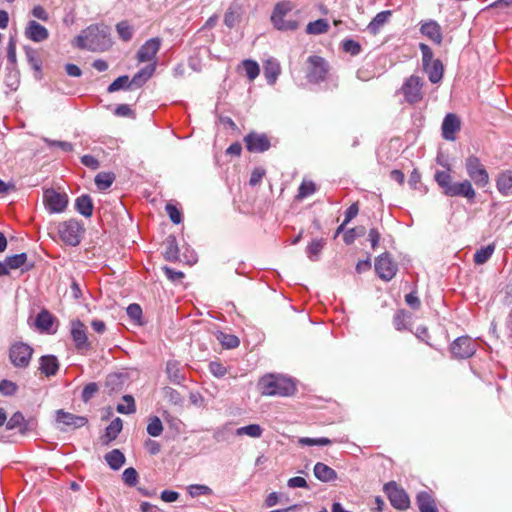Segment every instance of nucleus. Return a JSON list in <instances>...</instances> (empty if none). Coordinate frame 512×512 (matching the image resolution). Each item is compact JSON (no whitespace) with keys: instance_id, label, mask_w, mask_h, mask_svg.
Listing matches in <instances>:
<instances>
[{"instance_id":"nucleus-1","label":"nucleus","mask_w":512,"mask_h":512,"mask_svg":"<svg viewBox=\"0 0 512 512\" xmlns=\"http://www.w3.org/2000/svg\"><path fill=\"white\" fill-rule=\"evenodd\" d=\"M73 46L92 51L106 50L111 46L109 28L105 25H90L75 37Z\"/></svg>"},{"instance_id":"nucleus-2","label":"nucleus","mask_w":512,"mask_h":512,"mask_svg":"<svg viewBox=\"0 0 512 512\" xmlns=\"http://www.w3.org/2000/svg\"><path fill=\"white\" fill-rule=\"evenodd\" d=\"M258 389L265 396H290L295 391V385L289 378L268 374L260 378Z\"/></svg>"},{"instance_id":"nucleus-3","label":"nucleus","mask_w":512,"mask_h":512,"mask_svg":"<svg viewBox=\"0 0 512 512\" xmlns=\"http://www.w3.org/2000/svg\"><path fill=\"white\" fill-rule=\"evenodd\" d=\"M85 233V227L83 223L76 219H69L60 222L58 225V234L60 239L69 246H78Z\"/></svg>"},{"instance_id":"nucleus-4","label":"nucleus","mask_w":512,"mask_h":512,"mask_svg":"<svg viewBox=\"0 0 512 512\" xmlns=\"http://www.w3.org/2000/svg\"><path fill=\"white\" fill-rule=\"evenodd\" d=\"M69 199L66 193L58 192L53 188L43 192V204L50 214L62 213L67 208Z\"/></svg>"},{"instance_id":"nucleus-5","label":"nucleus","mask_w":512,"mask_h":512,"mask_svg":"<svg viewBox=\"0 0 512 512\" xmlns=\"http://www.w3.org/2000/svg\"><path fill=\"white\" fill-rule=\"evenodd\" d=\"M465 168L468 176L478 187H485L489 184V174L479 158L471 155L465 161Z\"/></svg>"},{"instance_id":"nucleus-6","label":"nucleus","mask_w":512,"mask_h":512,"mask_svg":"<svg viewBox=\"0 0 512 512\" xmlns=\"http://www.w3.org/2000/svg\"><path fill=\"white\" fill-rule=\"evenodd\" d=\"M309 64L307 79L310 83L318 84L326 80L330 67L328 62L320 56H310L307 60Z\"/></svg>"},{"instance_id":"nucleus-7","label":"nucleus","mask_w":512,"mask_h":512,"mask_svg":"<svg viewBox=\"0 0 512 512\" xmlns=\"http://www.w3.org/2000/svg\"><path fill=\"white\" fill-rule=\"evenodd\" d=\"M423 79L416 75H411L407 78L402 87L401 91L404 95L405 100L410 104H416L423 99Z\"/></svg>"},{"instance_id":"nucleus-8","label":"nucleus","mask_w":512,"mask_h":512,"mask_svg":"<svg viewBox=\"0 0 512 512\" xmlns=\"http://www.w3.org/2000/svg\"><path fill=\"white\" fill-rule=\"evenodd\" d=\"M386 494L391 505L398 510H406L410 506V499L403 488L398 487L396 482L386 483Z\"/></svg>"},{"instance_id":"nucleus-9","label":"nucleus","mask_w":512,"mask_h":512,"mask_svg":"<svg viewBox=\"0 0 512 512\" xmlns=\"http://www.w3.org/2000/svg\"><path fill=\"white\" fill-rule=\"evenodd\" d=\"M33 349L25 343L13 344L9 350V358L12 364L18 368H25L29 365Z\"/></svg>"},{"instance_id":"nucleus-10","label":"nucleus","mask_w":512,"mask_h":512,"mask_svg":"<svg viewBox=\"0 0 512 512\" xmlns=\"http://www.w3.org/2000/svg\"><path fill=\"white\" fill-rule=\"evenodd\" d=\"M476 349V342L469 336L458 337L451 345L452 354L460 359L473 356Z\"/></svg>"},{"instance_id":"nucleus-11","label":"nucleus","mask_w":512,"mask_h":512,"mask_svg":"<svg viewBox=\"0 0 512 512\" xmlns=\"http://www.w3.org/2000/svg\"><path fill=\"white\" fill-rule=\"evenodd\" d=\"M461 119L455 113H448L442 122V137L447 141H455L461 130Z\"/></svg>"},{"instance_id":"nucleus-12","label":"nucleus","mask_w":512,"mask_h":512,"mask_svg":"<svg viewBox=\"0 0 512 512\" xmlns=\"http://www.w3.org/2000/svg\"><path fill=\"white\" fill-rule=\"evenodd\" d=\"M246 148L252 153H262L267 151L271 144L269 138L265 134L251 132L244 137Z\"/></svg>"},{"instance_id":"nucleus-13","label":"nucleus","mask_w":512,"mask_h":512,"mask_svg":"<svg viewBox=\"0 0 512 512\" xmlns=\"http://www.w3.org/2000/svg\"><path fill=\"white\" fill-rule=\"evenodd\" d=\"M71 336L78 350H88L90 343L88 341L85 325L78 319L71 322Z\"/></svg>"},{"instance_id":"nucleus-14","label":"nucleus","mask_w":512,"mask_h":512,"mask_svg":"<svg viewBox=\"0 0 512 512\" xmlns=\"http://www.w3.org/2000/svg\"><path fill=\"white\" fill-rule=\"evenodd\" d=\"M161 46V39L158 37L147 40L138 50L137 59L140 62L152 61Z\"/></svg>"},{"instance_id":"nucleus-15","label":"nucleus","mask_w":512,"mask_h":512,"mask_svg":"<svg viewBox=\"0 0 512 512\" xmlns=\"http://www.w3.org/2000/svg\"><path fill=\"white\" fill-rule=\"evenodd\" d=\"M56 420L67 427L81 428L88 423V419L84 416H77L72 413L66 412L62 409L56 412Z\"/></svg>"},{"instance_id":"nucleus-16","label":"nucleus","mask_w":512,"mask_h":512,"mask_svg":"<svg viewBox=\"0 0 512 512\" xmlns=\"http://www.w3.org/2000/svg\"><path fill=\"white\" fill-rule=\"evenodd\" d=\"M25 36L34 42H42L48 39L49 32L43 25L35 20H31L25 29Z\"/></svg>"},{"instance_id":"nucleus-17","label":"nucleus","mask_w":512,"mask_h":512,"mask_svg":"<svg viewBox=\"0 0 512 512\" xmlns=\"http://www.w3.org/2000/svg\"><path fill=\"white\" fill-rule=\"evenodd\" d=\"M450 197L461 196L469 200L474 199L476 192L469 180H464L459 183H454L453 188L449 191Z\"/></svg>"},{"instance_id":"nucleus-18","label":"nucleus","mask_w":512,"mask_h":512,"mask_svg":"<svg viewBox=\"0 0 512 512\" xmlns=\"http://www.w3.org/2000/svg\"><path fill=\"white\" fill-rule=\"evenodd\" d=\"M420 31L423 35L428 37L434 43L438 45L442 43L443 36L441 27L436 21L430 20L428 22L423 23Z\"/></svg>"},{"instance_id":"nucleus-19","label":"nucleus","mask_w":512,"mask_h":512,"mask_svg":"<svg viewBox=\"0 0 512 512\" xmlns=\"http://www.w3.org/2000/svg\"><path fill=\"white\" fill-rule=\"evenodd\" d=\"M166 373L168 379L177 385H180L185 380L184 368L176 360H169L166 364Z\"/></svg>"},{"instance_id":"nucleus-20","label":"nucleus","mask_w":512,"mask_h":512,"mask_svg":"<svg viewBox=\"0 0 512 512\" xmlns=\"http://www.w3.org/2000/svg\"><path fill=\"white\" fill-rule=\"evenodd\" d=\"M496 187L503 196L512 194V170H504L498 174Z\"/></svg>"},{"instance_id":"nucleus-21","label":"nucleus","mask_w":512,"mask_h":512,"mask_svg":"<svg viewBox=\"0 0 512 512\" xmlns=\"http://www.w3.org/2000/svg\"><path fill=\"white\" fill-rule=\"evenodd\" d=\"M416 502L420 512H438L434 498L426 491L418 493Z\"/></svg>"},{"instance_id":"nucleus-22","label":"nucleus","mask_w":512,"mask_h":512,"mask_svg":"<svg viewBox=\"0 0 512 512\" xmlns=\"http://www.w3.org/2000/svg\"><path fill=\"white\" fill-rule=\"evenodd\" d=\"M423 69L432 83H438L443 77L444 67L439 59L425 64Z\"/></svg>"},{"instance_id":"nucleus-23","label":"nucleus","mask_w":512,"mask_h":512,"mask_svg":"<svg viewBox=\"0 0 512 512\" xmlns=\"http://www.w3.org/2000/svg\"><path fill=\"white\" fill-rule=\"evenodd\" d=\"M315 477L322 482H330L337 478V473L328 465L318 462L314 466Z\"/></svg>"},{"instance_id":"nucleus-24","label":"nucleus","mask_w":512,"mask_h":512,"mask_svg":"<svg viewBox=\"0 0 512 512\" xmlns=\"http://www.w3.org/2000/svg\"><path fill=\"white\" fill-rule=\"evenodd\" d=\"M75 209L84 217H91L94 209L91 197L87 194H84L76 198Z\"/></svg>"},{"instance_id":"nucleus-25","label":"nucleus","mask_w":512,"mask_h":512,"mask_svg":"<svg viewBox=\"0 0 512 512\" xmlns=\"http://www.w3.org/2000/svg\"><path fill=\"white\" fill-rule=\"evenodd\" d=\"M59 369V363L55 356L46 355L40 358V370L46 376H53Z\"/></svg>"},{"instance_id":"nucleus-26","label":"nucleus","mask_w":512,"mask_h":512,"mask_svg":"<svg viewBox=\"0 0 512 512\" xmlns=\"http://www.w3.org/2000/svg\"><path fill=\"white\" fill-rule=\"evenodd\" d=\"M281 72V68L279 63L274 59H269L264 64V76L267 80V83L270 85L275 84L279 74Z\"/></svg>"},{"instance_id":"nucleus-27","label":"nucleus","mask_w":512,"mask_h":512,"mask_svg":"<svg viewBox=\"0 0 512 512\" xmlns=\"http://www.w3.org/2000/svg\"><path fill=\"white\" fill-rule=\"evenodd\" d=\"M164 257L168 261H177L179 258V249L176 237L169 235L165 240V252Z\"/></svg>"},{"instance_id":"nucleus-28","label":"nucleus","mask_w":512,"mask_h":512,"mask_svg":"<svg viewBox=\"0 0 512 512\" xmlns=\"http://www.w3.org/2000/svg\"><path fill=\"white\" fill-rule=\"evenodd\" d=\"M112 470H119L125 463V456L119 449H113L104 456Z\"/></svg>"},{"instance_id":"nucleus-29","label":"nucleus","mask_w":512,"mask_h":512,"mask_svg":"<svg viewBox=\"0 0 512 512\" xmlns=\"http://www.w3.org/2000/svg\"><path fill=\"white\" fill-rule=\"evenodd\" d=\"M8 430L18 428L21 434H25L28 431L27 422L21 412H15L6 423Z\"/></svg>"},{"instance_id":"nucleus-30","label":"nucleus","mask_w":512,"mask_h":512,"mask_svg":"<svg viewBox=\"0 0 512 512\" xmlns=\"http://www.w3.org/2000/svg\"><path fill=\"white\" fill-rule=\"evenodd\" d=\"M123 428V423L120 418H115L107 427L105 430L104 435V442L108 444L109 442L115 440L119 433L121 432Z\"/></svg>"},{"instance_id":"nucleus-31","label":"nucleus","mask_w":512,"mask_h":512,"mask_svg":"<svg viewBox=\"0 0 512 512\" xmlns=\"http://www.w3.org/2000/svg\"><path fill=\"white\" fill-rule=\"evenodd\" d=\"M435 181L443 189L445 195L449 196L450 188H453L454 182L448 171H437L435 173Z\"/></svg>"},{"instance_id":"nucleus-32","label":"nucleus","mask_w":512,"mask_h":512,"mask_svg":"<svg viewBox=\"0 0 512 512\" xmlns=\"http://www.w3.org/2000/svg\"><path fill=\"white\" fill-rule=\"evenodd\" d=\"M329 29V24L326 19H318L309 22L306 26V33L311 35H319L326 33Z\"/></svg>"},{"instance_id":"nucleus-33","label":"nucleus","mask_w":512,"mask_h":512,"mask_svg":"<svg viewBox=\"0 0 512 512\" xmlns=\"http://www.w3.org/2000/svg\"><path fill=\"white\" fill-rule=\"evenodd\" d=\"M115 181V175L112 172H100L95 176V184L99 190L108 189Z\"/></svg>"},{"instance_id":"nucleus-34","label":"nucleus","mask_w":512,"mask_h":512,"mask_svg":"<svg viewBox=\"0 0 512 512\" xmlns=\"http://www.w3.org/2000/svg\"><path fill=\"white\" fill-rule=\"evenodd\" d=\"M324 245V239H314L306 248L308 258L311 261H317Z\"/></svg>"},{"instance_id":"nucleus-35","label":"nucleus","mask_w":512,"mask_h":512,"mask_svg":"<svg viewBox=\"0 0 512 512\" xmlns=\"http://www.w3.org/2000/svg\"><path fill=\"white\" fill-rule=\"evenodd\" d=\"M494 249L495 246L493 244H489L477 250L476 253L474 254V263L477 265H482L486 263L492 256Z\"/></svg>"},{"instance_id":"nucleus-36","label":"nucleus","mask_w":512,"mask_h":512,"mask_svg":"<svg viewBox=\"0 0 512 512\" xmlns=\"http://www.w3.org/2000/svg\"><path fill=\"white\" fill-rule=\"evenodd\" d=\"M36 326L44 331H49L53 324V316L47 310L41 311L35 320Z\"/></svg>"},{"instance_id":"nucleus-37","label":"nucleus","mask_w":512,"mask_h":512,"mask_svg":"<svg viewBox=\"0 0 512 512\" xmlns=\"http://www.w3.org/2000/svg\"><path fill=\"white\" fill-rule=\"evenodd\" d=\"M217 340L227 349L236 348L239 346V338L232 334H226L223 332L217 333Z\"/></svg>"},{"instance_id":"nucleus-38","label":"nucleus","mask_w":512,"mask_h":512,"mask_svg":"<svg viewBox=\"0 0 512 512\" xmlns=\"http://www.w3.org/2000/svg\"><path fill=\"white\" fill-rule=\"evenodd\" d=\"M263 433V429L258 424H250L247 426L240 427L236 430V435H247L252 438H259Z\"/></svg>"},{"instance_id":"nucleus-39","label":"nucleus","mask_w":512,"mask_h":512,"mask_svg":"<svg viewBox=\"0 0 512 512\" xmlns=\"http://www.w3.org/2000/svg\"><path fill=\"white\" fill-rule=\"evenodd\" d=\"M163 432V425L159 417L152 416L149 418L147 425V433L152 437H158Z\"/></svg>"},{"instance_id":"nucleus-40","label":"nucleus","mask_w":512,"mask_h":512,"mask_svg":"<svg viewBox=\"0 0 512 512\" xmlns=\"http://www.w3.org/2000/svg\"><path fill=\"white\" fill-rule=\"evenodd\" d=\"M27 258L28 257H27L26 253H20V254L8 256L5 259H6V262L9 266V268L12 270H15V269H18V268L24 266L27 262Z\"/></svg>"},{"instance_id":"nucleus-41","label":"nucleus","mask_w":512,"mask_h":512,"mask_svg":"<svg viewBox=\"0 0 512 512\" xmlns=\"http://www.w3.org/2000/svg\"><path fill=\"white\" fill-rule=\"evenodd\" d=\"M123 401L125 403L117 405V407H116L117 411L121 414L134 413L136 410L134 398L131 395H125V396H123Z\"/></svg>"},{"instance_id":"nucleus-42","label":"nucleus","mask_w":512,"mask_h":512,"mask_svg":"<svg viewBox=\"0 0 512 512\" xmlns=\"http://www.w3.org/2000/svg\"><path fill=\"white\" fill-rule=\"evenodd\" d=\"M365 234V228L363 226L351 228L344 233L343 240L347 245L352 244L356 238L361 237Z\"/></svg>"},{"instance_id":"nucleus-43","label":"nucleus","mask_w":512,"mask_h":512,"mask_svg":"<svg viewBox=\"0 0 512 512\" xmlns=\"http://www.w3.org/2000/svg\"><path fill=\"white\" fill-rule=\"evenodd\" d=\"M316 191V185L312 181H303L298 189L297 198L304 199Z\"/></svg>"},{"instance_id":"nucleus-44","label":"nucleus","mask_w":512,"mask_h":512,"mask_svg":"<svg viewBox=\"0 0 512 512\" xmlns=\"http://www.w3.org/2000/svg\"><path fill=\"white\" fill-rule=\"evenodd\" d=\"M243 67L249 80H254L260 72V68L257 62L253 60H244Z\"/></svg>"},{"instance_id":"nucleus-45","label":"nucleus","mask_w":512,"mask_h":512,"mask_svg":"<svg viewBox=\"0 0 512 512\" xmlns=\"http://www.w3.org/2000/svg\"><path fill=\"white\" fill-rule=\"evenodd\" d=\"M122 88H130L129 86V77L127 75H123L115 79L107 88L109 93H113Z\"/></svg>"},{"instance_id":"nucleus-46","label":"nucleus","mask_w":512,"mask_h":512,"mask_svg":"<svg viewBox=\"0 0 512 512\" xmlns=\"http://www.w3.org/2000/svg\"><path fill=\"white\" fill-rule=\"evenodd\" d=\"M384 25V11L379 12L374 19L367 26L368 32L375 35L380 31V28Z\"/></svg>"},{"instance_id":"nucleus-47","label":"nucleus","mask_w":512,"mask_h":512,"mask_svg":"<svg viewBox=\"0 0 512 512\" xmlns=\"http://www.w3.org/2000/svg\"><path fill=\"white\" fill-rule=\"evenodd\" d=\"M299 443L305 446H327L332 443V441L329 438L326 437H320V438H309V437H303L299 439Z\"/></svg>"},{"instance_id":"nucleus-48","label":"nucleus","mask_w":512,"mask_h":512,"mask_svg":"<svg viewBox=\"0 0 512 512\" xmlns=\"http://www.w3.org/2000/svg\"><path fill=\"white\" fill-rule=\"evenodd\" d=\"M122 478L126 485L134 487L138 482V473L133 467H129L124 470Z\"/></svg>"},{"instance_id":"nucleus-49","label":"nucleus","mask_w":512,"mask_h":512,"mask_svg":"<svg viewBox=\"0 0 512 512\" xmlns=\"http://www.w3.org/2000/svg\"><path fill=\"white\" fill-rule=\"evenodd\" d=\"M116 29L120 38L124 41H129L133 37V29L125 21L118 23Z\"/></svg>"},{"instance_id":"nucleus-50","label":"nucleus","mask_w":512,"mask_h":512,"mask_svg":"<svg viewBox=\"0 0 512 512\" xmlns=\"http://www.w3.org/2000/svg\"><path fill=\"white\" fill-rule=\"evenodd\" d=\"M342 49L344 52L356 56L361 52V45L352 39H345L342 42Z\"/></svg>"},{"instance_id":"nucleus-51","label":"nucleus","mask_w":512,"mask_h":512,"mask_svg":"<svg viewBox=\"0 0 512 512\" xmlns=\"http://www.w3.org/2000/svg\"><path fill=\"white\" fill-rule=\"evenodd\" d=\"M164 394H165V397L174 405H182L183 398L177 390H175L171 387H165Z\"/></svg>"},{"instance_id":"nucleus-52","label":"nucleus","mask_w":512,"mask_h":512,"mask_svg":"<svg viewBox=\"0 0 512 512\" xmlns=\"http://www.w3.org/2000/svg\"><path fill=\"white\" fill-rule=\"evenodd\" d=\"M17 391V385L9 380L0 381V393L5 396H11Z\"/></svg>"},{"instance_id":"nucleus-53","label":"nucleus","mask_w":512,"mask_h":512,"mask_svg":"<svg viewBox=\"0 0 512 512\" xmlns=\"http://www.w3.org/2000/svg\"><path fill=\"white\" fill-rule=\"evenodd\" d=\"M99 390L97 383L90 382L83 388L82 400L88 402Z\"/></svg>"},{"instance_id":"nucleus-54","label":"nucleus","mask_w":512,"mask_h":512,"mask_svg":"<svg viewBox=\"0 0 512 512\" xmlns=\"http://www.w3.org/2000/svg\"><path fill=\"white\" fill-rule=\"evenodd\" d=\"M165 209H166V212H167L170 220L174 224H179L182 221V214H181V212L179 211V209L176 206H174L173 204L168 203L166 205Z\"/></svg>"},{"instance_id":"nucleus-55","label":"nucleus","mask_w":512,"mask_h":512,"mask_svg":"<svg viewBox=\"0 0 512 512\" xmlns=\"http://www.w3.org/2000/svg\"><path fill=\"white\" fill-rule=\"evenodd\" d=\"M26 56L31 67L36 71H39L41 69L42 62L38 57L37 52L33 49L26 50Z\"/></svg>"},{"instance_id":"nucleus-56","label":"nucleus","mask_w":512,"mask_h":512,"mask_svg":"<svg viewBox=\"0 0 512 512\" xmlns=\"http://www.w3.org/2000/svg\"><path fill=\"white\" fill-rule=\"evenodd\" d=\"M211 492L212 490L206 485L195 484L189 487V494L192 497H197L199 495H208Z\"/></svg>"},{"instance_id":"nucleus-57","label":"nucleus","mask_w":512,"mask_h":512,"mask_svg":"<svg viewBox=\"0 0 512 512\" xmlns=\"http://www.w3.org/2000/svg\"><path fill=\"white\" fill-rule=\"evenodd\" d=\"M271 21L278 30H295L294 25H286V20L284 19V17L278 16V14L272 15Z\"/></svg>"},{"instance_id":"nucleus-58","label":"nucleus","mask_w":512,"mask_h":512,"mask_svg":"<svg viewBox=\"0 0 512 512\" xmlns=\"http://www.w3.org/2000/svg\"><path fill=\"white\" fill-rule=\"evenodd\" d=\"M209 371L215 377H223L227 373L226 367H224L220 362L213 361L209 364Z\"/></svg>"},{"instance_id":"nucleus-59","label":"nucleus","mask_w":512,"mask_h":512,"mask_svg":"<svg viewBox=\"0 0 512 512\" xmlns=\"http://www.w3.org/2000/svg\"><path fill=\"white\" fill-rule=\"evenodd\" d=\"M398 266L393 262L386 253V282L391 280L397 273Z\"/></svg>"},{"instance_id":"nucleus-60","label":"nucleus","mask_w":512,"mask_h":512,"mask_svg":"<svg viewBox=\"0 0 512 512\" xmlns=\"http://www.w3.org/2000/svg\"><path fill=\"white\" fill-rule=\"evenodd\" d=\"M44 141L47 143L48 146H50V147H53V146L59 147L60 149H62L65 152H70V151L73 150V145L70 142L50 140V139H47V138H45Z\"/></svg>"},{"instance_id":"nucleus-61","label":"nucleus","mask_w":512,"mask_h":512,"mask_svg":"<svg viewBox=\"0 0 512 512\" xmlns=\"http://www.w3.org/2000/svg\"><path fill=\"white\" fill-rule=\"evenodd\" d=\"M126 311H127V315L134 321L140 320V318L142 316V309H141L140 305H138L136 303L130 304L127 307Z\"/></svg>"},{"instance_id":"nucleus-62","label":"nucleus","mask_w":512,"mask_h":512,"mask_svg":"<svg viewBox=\"0 0 512 512\" xmlns=\"http://www.w3.org/2000/svg\"><path fill=\"white\" fill-rule=\"evenodd\" d=\"M163 271H164L166 277L173 282L180 281L184 278L183 272L175 271L174 269H172L168 266L163 267Z\"/></svg>"},{"instance_id":"nucleus-63","label":"nucleus","mask_w":512,"mask_h":512,"mask_svg":"<svg viewBox=\"0 0 512 512\" xmlns=\"http://www.w3.org/2000/svg\"><path fill=\"white\" fill-rule=\"evenodd\" d=\"M265 176V170L263 168H255L250 176L249 184L251 186H256L259 184L262 180V178Z\"/></svg>"},{"instance_id":"nucleus-64","label":"nucleus","mask_w":512,"mask_h":512,"mask_svg":"<svg viewBox=\"0 0 512 512\" xmlns=\"http://www.w3.org/2000/svg\"><path fill=\"white\" fill-rule=\"evenodd\" d=\"M81 163L88 167V168H91L93 170H96L100 167V163L98 161V159H96L94 156L92 155H84L81 157Z\"/></svg>"}]
</instances>
